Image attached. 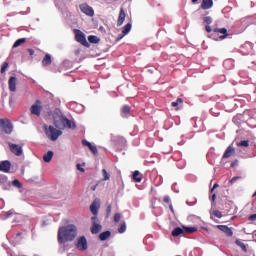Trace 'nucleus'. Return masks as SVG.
<instances>
[{"instance_id": "f257e3e1", "label": "nucleus", "mask_w": 256, "mask_h": 256, "mask_svg": "<svg viewBox=\"0 0 256 256\" xmlns=\"http://www.w3.org/2000/svg\"><path fill=\"white\" fill-rule=\"evenodd\" d=\"M54 125L57 129H75L77 125L72 120L67 119L63 115V112L59 109H55L52 113Z\"/></svg>"}, {"instance_id": "f03ea898", "label": "nucleus", "mask_w": 256, "mask_h": 256, "mask_svg": "<svg viewBox=\"0 0 256 256\" xmlns=\"http://www.w3.org/2000/svg\"><path fill=\"white\" fill-rule=\"evenodd\" d=\"M75 237H77V226L74 224L62 226L58 230V243L60 244L73 241Z\"/></svg>"}, {"instance_id": "7ed1b4c3", "label": "nucleus", "mask_w": 256, "mask_h": 256, "mask_svg": "<svg viewBox=\"0 0 256 256\" xmlns=\"http://www.w3.org/2000/svg\"><path fill=\"white\" fill-rule=\"evenodd\" d=\"M45 133L50 141H57L61 135H63V131L54 128L53 126H45Z\"/></svg>"}, {"instance_id": "20e7f679", "label": "nucleus", "mask_w": 256, "mask_h": 256, "mask_svg": "<svg viewBox=\"0 0 256 256\" xmlns=\"http://www.w3.org/2000/svg\"><path fill=\"white\" fill-rule=\"evenodd\" d=\"M0 129L6 133V135H11V133H13V123H11V120L7 118H1Z\"/></svg>"}, {"instance_id": "39448f33", "label": "nucleus", "mask_w": 256, "mask_h": 256, "mask_svg": "<svg viewBox=\"0 0 256 256\" xmlns=\"http://www.w3.org/2000/svg\"><path fill=\"white\" fill-rule=\"evenodd\" d=\"M75 247L78 251H87L89 249V244H87V238L85 236H81L77 238L75 241Z\"/></svg>"}, {"instance_id": "423d86ee", "label": "nucleus", "mask_w": 256, "mask_h": 256, "mask_svg": "<svg viewBox=\"0 0 256 256\" xmlns=\"http://www.w3.org/2000/svg\"><path fill=\"white\" fill-rule=\"evenodd\" d=\"M91 220H92L91 233L92 235H97V233H100L101 229H103V226H101V222H99V219L97 218V216H93Z\"/></svg>"}, {"instance_id": "0eeeda50", "label": "nucleus", "mask_w": 256, "mask_h": 256, "mask_svg": "<svg viewBox=\"0 0 256 256\" xmlns=\"http://www.w3.org/2000/svg\"><path fill=\"white\" fill-rule=\"evenodd\" d=\"M80 11L88 17H93V15H95V10H93V7L85 3L80 5Z\"/></svg>"}, {"instance_id": "6e6552de", "label": "nucleus", "mask_w": 256, "mask_h": 256, "mask_svg": "<svg viewBox=\"0 0 256 256\" xmlns=\"http://www.w3.org/2000/svg\"><path fill=\"white\" fill-rule=\"evenodd\" d=\"M75 37L78 43H81V45H84V47H89V42H87V38H85V35L81 32V30H76Z\"/></svg>"}, {"instance_id": "1a4fd4ad", "label": "nucleus", "mask_w": 256, "mask_h": 256, "mask_svg": "<svg viewBox=\"0 0 256 256\" xmlns=\"http://www.w3.org/2000/svg\"><path fill=\"white\" fill-rule=\"evenodd\" d=\"M10 151L16 155V157H21L23 155V147L17 144L10 143L9 144Z\"/></svg>"}, {"instance_id": "9d476101", "label": "nucleus", "mask_w": 256, "mask_h": 256, "mask_svg": "<svg viewBox=\"0 0 256 256\" xmlns=\"http://www.w3.org/2000/svg\"><path fill=\"white\" fill-rule=\"evenodd\" d=\"M100 207H101V204L99 203V200H94L93 203L91 204L90 211L94 215V217H97Z\"/></svg>"}, {"instance_id": "9b49d317", "label": "nucleus", "mask_w": 256, "mask_h": 256, "mask_svg": "<svg viewBox=\"0 0 256 256\" xmlns=\"http://www.w3.org/2000/svg\"><path fill=\"white\" fill-rule=\"evenodd\" d=\"M0 171L3 173H9V171H11V162L8 160L0 162Z\"/></svg>"}, {"instance_id": "f8f14e48", "label": "nucleus", "mask_w": 256, "mask_h": 256, "mask_svg": "<svg viewBox=\"0 0 256 256\" xmlns=\"http://www.w3.org/2000/svg\"><path fill=\"white\" fill-rule=\"evenodd\" d=\"M8 86L12 93H15V91H17V78L15 76L10 77L8 81Z\"/></svg>"}, {"instance_id": "ddd939ff", "label": "nucleus", "mask_w": 256, "mask_h": 256, "mask_svg": "<svg viewBox=\"0 0 256 256\" xmlns=\"http://www.w3.org/2000/svg\"><path fill=\"white\" fill-rule=\"evenodd\" d=\"M217 227H218V229L220 231L225 233L228 237H233V230H231V228H229L228 226H226V225H218Z\"/></svg>"}, {"instance_id": "4468645a", "label": "nucleus", "mask_w": 256, "mask_h": 256, "mask_svg": "<svg viewBox=\"0 0 256 256\" xmlns=\"http://www.w3.org/2000/svg\"><path fill=\"white\" fill-rule=\"evenodd\" d=\"M37 103H39V101H37L36 104L31 106L30 111L32 115H36L37 117H39L41 115V106H39V104Z\"/></svg>"}, {"instance_id": "2eb2a0df", "label": "nucleus", "mask_w": 256, "mask_h": 256, "mask_svg": "<svg viewBox=\"0 0 256 256\" xmlns=\"http://www.w3.org/2000/svg\"><path fill=\"white\" fill-rule=\"evenodd\" d=\"M233 153H235V148H233V145H230L227 147V149L225 150L222 158L223 159H229V157H231L233 155Z\"/></svg>"}, {"instance_id": "dca6fc26", "label": "nucleus", "mask_w": 256, "mask_h": 256, "mask_svg": "<svg viewBox=\"0 0 256 256\" xmlns=\"http://www.w3.org/2000/svg\"><path fill=\"white\" fill-rule=\"evenodd\" d=\"M125 17H126L125 10H123V8H121L119 17H118V22H117L118 27H121V25H123V23H125Z\"/></svg>"}, {"instance_id": "f3484780", "label": "nucleus", "mask_w": 256, "mask_h": 256, "mask_svg": "<svg viewBox=\"0 0 256 256\" xmlns=\"http://www.w3.org/2000/svg\"><path fill=\"white\" fill-rule=\"evenodd\" d=\"M214 31L215 33H221L222 36H219V39H227V28H217Z\"/></svg>"}, {"instance_id": "a211bd4d", "label": "nucleus", "mask_w": 256, "mask_h": 256, "mask_svg": "<svg viewBox=\"0 0 256 256\" xmlns=\"http://www.w3.org/2000/svg\"><path fill=\"white\" fill-rule=\"evenodd\" d=\"M201 7L203 9H211V7H213V0H203Z\"/></svg>"}, {"instance_id": "6ab92c4d", "label": "nucleus", "mask_w": 256, "mask_h": 256, "mask_svg": "<svg viewBox=\"0 0 256 256\" xmlns=\"http://www.w3.org/2000/svg\"><path fill=\"white\" fill-rule=\"evenodd\" d=\"M51 159H53V151H48L46 154H44L43 161L45 163H51Z\"/></svg>"}, {"instance_id": "aec40b11", "label": "nucleus", "mask_w": 256, "mask_h": 256, "mask_svg": "<svg viewBox=\"0 0 256 256\" xmlns=\"http://www.w3.org/2000/svg\"><path fill=\"white\" fill-rule=\"evenodd\" d=\"M110 237H111V231H105L99 235L100 241H107V239Z\"/></svg>"}, {"instance_id": "412c9836", "label": "nucleus", "mask_w": 256, "mask_h": 256, "mask_svg": "<svg viewBox=\"0 0 256 256\" xmlns=\"http://www.w3.org/2000/svg\"><path fill=\"white\" fill-rule=\"evenodd\" d=\"M11 185L17 189H21V187H23V184H21L17 179L13 180L12 182H8V187H11Z\"/></svg>"}, {"instance_id": "4be33fe9", "label": "nucleus", "mask_w": 256, "mask_h": 256, "mask_svg": "<svg viewBox=\"0 0 256 256\" xmlns=\"http://www.w3.org/2000/svg\"><path fill=\"white\" fill-rule=\"evenodd\" d=\"M42 65H44V66L51 65V55L50 54L45 55V57L42 60Z\"/></svg>"}, {"instance_id": "5701e85b", "label": "nucleus", "mask_w": 256, "mask_h": 256, "mask_svg": "<svg viewBox=\"0 0 256 256\" xmlns=\"http://www.w3.org/2000/svg\"><path fill=\"white\" fill-rule=\"evenodd\" d=\"M179 235H183V229L181 227H177L172 231L173 237H179Z\"/></svg>"}, {"instance_id": "b1692460", "label": "nucleus", "mask_w": 256, "mask_h": 256, "mask_svg": "<svg viewBox=\"0 0 256 256\" xmlns=\"http://www.w3.org/2000/svg\"><path fill=\"white\" fill-rule=\"evenodd\" d=\"M27 41L26 38H20L18 39L14 44H13V48L17 49V47H20V45H23V43H25Z\"/></svg>"}, {"instance_id": "393cba45", "label": "nucleus", "mask_w": 256, "mask_h": 256, "mask_svg": "<svg viewBox=\"0 0 256 256\" xmlns=\"http://www.w3.org/2000/svg\"><path fill=\"white\" fill-rule=\"evenodd\" d=\"M236 245L244 251V253H247V246H245V243H243L241 240H236Z\"/></svg>"}, {"instance_id": "a878e982", "label": "nucleus", "mask_w": 256, "mask_h": 256, "mask_svg": "<svg viewBox=\"0 0 256 256\" xmlns=\"http://www.w3.org/2000/svg\"><path fill=\"white\" fill-rule=\"evenodd\" d=\"M131 27H132L131 23L126 24V25L123 27V29H122V33H123L124 35H127V34L131 31Z\"/></svg>"}, {"instance_id": "bb28decb", "label": "nucleus", "mask_w": 256, "mask_h": 256, "mask_svg": "<svg viewBox=\"0 0 256 256\" xmlns=\"http://www.w3.org/2000/svg\"><path fill=\"white\" fill-rule=\"evenodd\" d=\"M88 41H89V43H99L100 39H99V37H97L95 35H90L88 37Z\"/></svg>"}, {"instance_id": "cd10ccee", "label": "nucleus", "mask_w": 256, "mask_h": 256, "mask_svg": "<svg viewBox=\"0 0 256 256\" xmlns=\"http://www.w3.org/2000/svg\"><path fill=\"white\" fill-rule=\"evenodd\" d=\"M133 179H134V181H136V183H141V181H142V178L141 177H139V171H134V173H133Z\"/></svg>"}, {"instance_id": "c85d7f7f", "label": "nucleus", "mask_w": 256, "mask_h": 256, "mask_svg": "<svg viewBox=\"0 0 256 256\" xmlns=\"http://www.w3.org/2000/svg\"><path fill=\"white\" fill-rule=\"evenodd\" d=\"M13 213H15L14 210H9L7 212H3L2 213V218L3 219H9V217H11V215H13Z\"/></svg>"}, {"instance_id": "c756f323", "label": "nucleus", "mask_w": 256, "mask_h": 256, "mask_svg": "<svg viewBox=\"0 0 256 256\" xmlns=\"http://www.w3.org/2000/svg\"><path fill=\"white\" fill-rule=\"evenodd\" d=\"M238 147H249V140H242L241 142L237 143Z\"/></svg>"}, {"instance_id": "7c9ffc66", "label": "nucleus", "mask_w": 256, "mask_h": 256, "mask_svg": "<svg viewBox=\"0 0 256 256\" xmlns=\"http://www.w3.org/2000/svg\"><path fill=\"white\" fill-rule=\"evenodd\" d=\"M102 175H103V179L104 181H109V179H111V175L109 173H107V170L103 169L102 170Z\"/></svg>"}, {"instance_id": "2f4dec72", "label": "nucleus", "mask_w": 256, "mask_h": 256, "mask_svg": "<svg viewBox=\"0 0 256 256\" xmlns=\"http://www.w3.org/2000/svg\"><path fill=\"white\" fill-rule=\"evenodd\" d=\"M125 231H127V225L125 222H123V224H121L120 228L118 229V233H125Z\"/></svg>"}, {"instance_id": "473e14b6", "label": "nucleus", "mask_w": 256, "mask_h": 256, "mask_svg": "<svg viewBox=\"0 0 256 256\" xmlns=\"http://www.w3.org/2000/svg\"><path fill=\"white\" fill-rule=\"evenodd\" d=\"M204 23L211 25V23H213V18H211V16L204 17Z\"/></svg>"}, {"instance_id": "72a5a7b5", "label": "nucleus", "mask_w": 256, "mask_h": 256, "mask_svg": "<svg viewBox=\"0 0 256 256\" xmlns=\"http://www.w3.org/2000/svg\"><path fill=\"white\" fill-rule=\"evenodd\" d=\"M213 216L217 217V219H221V217H223V214L219 210H214Z\"/></svg>"}, {"instance_id": "f704fd0d", "label": "nucleus", "mask_w": 256, "mask_h": 256, "mask_svg": "<svg viewBox=\"0 0 256 256\" xmlns=\"http://www.w3.org/2000/svg\"><path fill=\"white\" fill-rule=\"evenodd\" d=\"M9 67V63L7 62H4L2 65H1V73H5V71H7V68Z\"/></svg>"}, {"instance_id": "c9c22d12", "label": "nucleus", "mask_w": 256, "mask_h": 256, "mask_svg": "<svg viewBox=\"0 0 256 256\" xmlns=\"http://www.w3.org/2000/svg\"><path fill=\"white\" fill-rule=\"evenodd\" d=\"M4 183H7V176L0 174V185H4Z\"/></svg>"}, {"instance_id": "e433bc0d", "label": "nucleus", "mask_w": 256, "mask_h": 256, "mask_svg": "<svg viewBox=\"0 0 256 256\" xmlns=\"http://www.w3.org/2000/svg\"><path fill=\"white\" fill-rule=\"evenodd\" d=\"M181 103H183V99L178 98L176 101L172 102V107H177Z\"/></svg>"}, {"instance_id": "4c0bfd02", "label": "nucleus", "mask_w": 256, "mask_h": 256, "mask_svg": "<svg viewBox=\"0 0 256 256\" xmlns=\"http://www.w3.org/2000/svg\"><path fill=\"white\" fill-rule=\"evenodd\" d=\"M185 231H187V233H195V231H197L196 227H185Z\"/></svg>"}, {"instance_id": "58836bf2", "label": "nucleus", "mask_w": 256, "mask_h": 256, "mask_svg": "<svg viewBox=\"0 0 256 256\" xmlns=\"http://www.w3.org/2000/svg\"><path fill=\"white\" fill-rule=\"evenodd\" d=\"M89 149L93 153V155H97L99 153L97 150V146L95 145H92Z\"/></svg>"}, {"instance_id": "ea45409f", "label": "nucleus", "mask_w": 256, "mask_h": 256, "mask_svg": "<svg viewBox=\"0 0 256 256\" xmlns=\"http://www.w3.org/2000/svg\"><path fill=\"white\" fill-rule=\"evenodd\" d=\"M114 221H115V223H119L121 221V214L120 213H116L114 215Z\"/></svg>"}, {"instance_id": "a19ab883", "label": "nucleus", "mask_w": 256, "mask_h": 256, "mask_svg": "<svg viewBox=\"0 0 256 256\" xmlns=\"http://www.w3.org/2000/svg\"><path fill=\"white\" fill-rule=\"evenodd\" d=\"M82 145H84L85 147H88L89 149L93 146V144H91V142L87 140H83Z\"/></svg>"}, {"instance_id": "79ce46f5", "label": "nucleus", "mask_w": 256, "mask_h": 256, "mask_svg": "<svg viewBox=\"0 0 256 256\" xmlns=\"http://www.w3.org/2000/svg\"><path fill=\"white\" fill-rule=\"evenodd\" d=\"M130 110H131V108L129 106H124L122 108V113H124V115H127Z\"/></svg>"}, {"instance_id": "37998d69", "label": "nucleus", "mask_w": 256, "mask_h": 256, "mask_svg": "<svg viewBox=\"0 0 256 256\" xmlns=\"http://www.w3.org/2000/svg\"><path fill=\"white\" fill-rule=\"evenodd\" d=\"M106 217H109V215H111V204H108L107 208H106Z\"/></svg>"}, {"instance_id": "c03bdc74", "label": "nucleus", "mask_w": 256, "mask_h": 256, "mask_svg": "<svg viewBox=\"0 0 256 256\" xmlns=\"http://www.w3.org/2000/svg\"><path fill=\"white\" fill-rule=\"evenodd\" d=\"M78 171H81L82 173H85V169L81 167V164H77Z\"/></svg>"}, {"instance_id": "a18cd8bd", "label": "nucleus", "mask_w": 256, "mask_h": 256, "mask_svg": "<svg viewBox=\"0 0 256 256\" xmlns=\"http://www.w3.org/2000/svg\"><path fill=\"white\" fill-rule=\"evenodd\" d=\"M241 179V177L239 176H236V177H233L231 180H230V183H235V181Z\"/></svg>"}, {"instance_id": "49530a36", "label": "nucleus", "mask_w": 256, "mask_h": 256, "mask_svg": "<svg viewBox=\"0 0 256 256\" xmlns=\"http://www.w3.org/2000/svg\"><path fill=\"white\" fill-rule=\"evenodd\" d=\"M249 221H256V214L249 216Z\"/></svg>"}, {"instance_id": "de8ad7c7", "label": "nucleus", "mask_w": 256, "mask_h": 256, "mask_svg": "<svg viewBox=\"0 0 256 256\" xmlns=\"http://www.w3.org/2000/svg\"><path fill=\"white\" fill-rule=\"evenodd\" d=\"M171 198L169 196L164 197V203H170Z\"/></svg>"}, {"instance_id": "09e8293b", "label": "nucleus", "mask_w": 256, "mask_h": 256, "mask_svg": "<svg viewBox=\"0 0 256 256\" xmlns=\"http://www.w3.org/2000/svg\"><path fill=\"white\" fill-rule=\"evenodd\" d=\"M217 187H219V184L215 183L213 188L211 189V193H213V191H215V189H217Z\"/></svg>"}, {"instance_id": "8fccbe9b", "label": "nucleus", "mask_w": 256, "mask_h": 256, "mask_svg": "<svg viewBox=\"0 0 256 256\" xmlns=\"http://www.w3.org/2000/svg\"><path fill=\"white\" fill-rule=\"evenodd\" d=\"M217 199V194L212 195V203H215V200Z\"/></svg>"}, {"instance_id": "3c124183", "label": "nucleus", "mask_w": 256, "mask_h": 256, "mask_svg": "<svg viewBox=\"0 0 256 256\" xmlns=\"http://www.w3.org/2000/svg\"><path fill=\"white\" fill-rule=\"evenodd\" d=\"M206 31H207V33H211V26L207 25L206 26Z\"/></svg>"}, {"instance_id": "603ef678", "label": "nucleus", "mask_w": 256, "mask_h": 256, "mask_svg": "<svg viewBox=\"0 0 256 256\" xmlns=\"http://www.w3.org/2000/svg\"><path fill=\"white\" fill-rule=\"evenodd\" d=\"M169 209H170V211H171L172 213H175V210L173 209V205H172V204H170Z\"/></svg>"}, {"instance_id": "864d4df0", "label": "nucleus", "mask_w": 256, "mask_h": 256, "mask_svg": "<svg viewBox=\"0 0 256 256\" xmlns=\"http://www.w3.org/2000/svg\"><path fill=\"white\" fill-rule=\"evenodd\" d=\"M9 187H11V186H3V190L4 191H9Z\"/></svg>"}, {"instance_id": "5fc2aeb1", "label": "nucleus", "mask_w": 256, "mask_h": 256, "mask_svg": "<svg viewBox=\"0 0 256 256\" xmlns=\"http://www.w3.org/2000/svg\"><path fill=\"white\" fill-rule=\"evenodd\" d=\"M29 53H30V55H33L35 53V51H33V49H29Z\"/></svg>"}, {"instance_id": "6e6d98bb", "label": "nucleus", "mask_w": 256, "mask_h": 256, "mask_svg": "<svg viewBox=\"0 0 256 256\" xmlns=\"http://www.w3.org/2000/svg\"><path fill=\"white\" fill-rule=\"evenodd\" d=\"M123 37H125V34L119 36V37H118V41L121 40V39H123Z\"/></svg>"}, {"instance_id": "4d7b16f0", "label": "nucleus", "mask_w": 256, "mask_h": 256, "mask_svg": "<svg viewBox=\"0 0 256 256\" xmlns=\"http://www.w3.org/2000/svg\"><path fill=\"white\" fill-rule=\"evenodd\" d=\"M235 165H237V162H232L231 163V167H235Z\"/></svg>"}, {"instance_id": "13d9d810", "label": "nucleus", "mask_w": 256, "mask_h": 256, "mask_svg": "<svg viewBox=\"0 0 256 256\" xmlns=\"http://www.w3.org/2000/svg\"><path fill=\"white\" fill-rule=\"evenodd\" d=\"M97 189V185L92 187V191H95Z\"/></svg>"}, {"instance_id": "bf43d9fd", "label": "nucleus", "mask_w": 256, "mask_h": 256, "mask_svg": "<svg viewBox=\"0 0 256 256\" xmlns=\"http://www.w3.org/2000/svg\"><path fill=\"white\" fill-rule=\"evenodd\" d=\"M197 1H199V0H192V3H197Z\"/></svg>"}, {"instance_id": "052dcab7", "label": "nucleus", "mask_w": 256, "mask_h": 256, "mask_svg": "<svg viewBox=\"0 0 256 256\" xmlns=\"http://www.w3.org/2000/svg\"><path fill=\"white\" fill-rule=\"evenodd\" d=\"M238 118H239L238 116L234 117V118H233V121H235V119H238Z\"/></svg>"}, {"instance_id": "680f3d73", "label": "nucleus", "mask_w": 256, "mask_h": 256, "mask_svg": "<svg viewBox=\"0 0 256 256\" xmlns=\"http://www.w3.org/2000/svg\"><path fill=\"white\" fill-rule=\"evenodd\" d=\"M172 189H175V184L172 186Z\"/></svg>"}, {"instance_id": "e2e57ef3", "label": "nucleus", "mask_w": 256, "mask_h": 256, "mask_svg": "<svg viewBox=\"0 0 256 256\" xmlns=\"http://www.w3.org/2000/svg\"><path fill=\"white\" fill-rule=\"evenodd\" d=\"M0 203H3V200H0Z\"/></svg>"}, {"instance_id": "0e129e2a", "label": "nucleus", "mask_w": 256, "mask_h": 256, "mask_svg": "<svg viewBox=\"0 0 256 256\" xmlns=\"http://www.w3.org/2000/svg\"><path fill=\"white\" fill-rule=\"evenodd\" d=\"M68 256H71V254H68Z\"/></svg>"}]
</instances>
